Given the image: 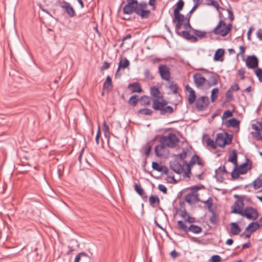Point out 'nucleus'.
Here are the masks:
<instances>
[{
	"instance_id": "58836bf2",
	"label": "nucleus",
	"mask_w": 262,
	"mask_h": 262,
	"mask_svg": "<svg viewBox=\"0 0 262 262\" xmlns=\"http://www.w3.org/2000/svg\"><path fill=\"white\" fill-rule=\"evenodd\" d=\"M202 202L207 205V209L209 212H213V209L212 208L213 200L211 197H209L206 201H202Z\"/></svg>"
},
{
	"instance_id": "4be33fe9",
	"label": "nucleus",
	"mask_w": 262,
	"mask_h": 262,
	"mask_svg": "<svg viewBox=\"0 0 262 262\" xmlns=\"http://www.w3.org/2000/svg\"><path fill=\"white\" fill-rule=\"evenodd\" d=\"M150 93L151 96H152L154 99H158L159 100L160 98H162V96L161 95V93L158 88L156 86H153L150 88Z\"/></svg>"
},
{
	"instance_id": "ea45409f",
	"label": "nucleus",
	"mask_w": 262,
	"mask_h": 262,
	"mask_svg": "<svg viewBox=\"0 0 262 262\" xmlns=\"http://www.w3.org/2000/svg\"><path fill=\"white\" fill-rule=\"evenodd\" d=\"M149 202L150 205L152 206L155 207V204L156 203H160V200L159 198L157 196H154L151 195L149 198Z\"/></svg>"
},
{
	"instance_id": "13d9d810",
	"label": "nucleus",
	"mask_w": 262,
	"mask_h": 262,
	"mask_svg": "<svg viewBox=\"0 0 262 262\" xmlns=\"http://www.w3.org/2000/svg\"><path fill=\"white\" fill-rule=\"evenodd\" d=\"M222 258L219 255H213L211 256L210 261L211 262H221Z\"/></svg>"
},
{
	"instance_id": "b1692460",
	"label": "nucleus",
	"mask_w": 262,
	"mask_h": 262,
	"mask_svg": "<svg viewBox=\"0 0 262 262\" xmlns=\"http://www.w3.org/2000/svg\"><path fill=\"white\" fill-rule=\"evenodd\" d=\"M128 88L132 93H140L142 91L141 86L139 82H134L128 85Z\"/></svg>"
},
{
	"instance_id": "bb28decb",
	"label": "nucleus",
	"mask_w": 262,
	"mask_h": 262,
	"mask_svg": "<svg viewBox=\"0 0 262 262\" xmlns=\"http://www.w3.org/2000/svg\"><path fill=\"white\" fill-rule=\"evenodd\" d=\"M129 61L126 58H123L121 57L120 58V61L118 64V70L121 69H125L129 66Z\"/></svg>"
},
{
	"instance_id": "774afa93",
	"label": "nucleus",
	"mask_w": 262,
	"mask_h": 262,
	"mask_svg": "<svg viewBox=\"0 0 262 262\" xmlns=\"http://www.w3.org/2000/svg\"><path fill=\"white\" fill-rule=\"evenodd\" d=\"M110 64L107 61H104L101 67V70L103 71L108 69L110 68Z\"/></svg>"
},
{
	"instance_id": "20e7f679",
	"label": "nucleus",
	"mask_w": 262,
	"mask_h": 262,
	"mask_svg": "<svg viewBox=\"0 0 262 262\" xmlns=\"http://www.w3.org/2000/svg\"><path fill=\"white\" fill-rule=\"evenodd\" d=\"M232 28V25L229 24L227 26L226 23L222 20H221L218 25L213 29V32L215 35H220L222 36H226L230 31Z\"/></svg>"
},
{
	"instance_id": "6ab92c4d",
	"label": "nucleus",
	"mask_w": 262,
	"mask_h": 262,
	"mask_svg": "<svg viewBox=\"0 0 262 262\" xmlns=\"http://www.w3.org/2000/svg\"><path fill=\"white\" fill-rule=\"evenodd\" d=\"M185 201L189 204L191 205L199 201V199L197 195L194 194L193 192L188 193L184 199Z\"/></svg>"
},
{
	"instance_id": "f03ea898",
	"label": "nucleus",
	"mask_w": 262,
	"mask_h": 262,
	"mask_svg": "<svg viewBox=\"0 0 262 262\" xmlns=\"http://www.w3.org/2000/svg\"><path fill=\"white\" fill-rule=\"evenodd\" d=\"M167 102L165 100L159 101L158 99H153L152 107L155 111H160L161 115L171 114L173 112V107L171 106H166Z\"/></svg>"
},
{
	"instance_id": "f704fd0d",
	"label": "nucleus",
	"mask_w": 262,
	"mask_h": 262,
	"mask_svg": "<svg viewBox=\"0 0 262 262\" xmlns=\"http://www.w3.org/2000/svg\"><path fill=\"white\" fill-rule=\"evenodd\" d=\"M174 14V18L173 19V22L174 21H179V22H183L184 20H185V17L183 14L179 13H173Z\"/></svg>"
},
{
	"instance_id": "f257e3e1",
	"label": "nucleus",
	"mask_w": 262,
	"mask_h": 262,
	"mask_svg": "<svg viewBox=\"0 0 262 262\" xmlns=\"http://www.w3.org/2000/svg\"><path fill=\"white\" fill-rule=\"evenodd\" d=\"M122 11L124 14L131 15L135 13L142 19H147L151 15V11L147 10V3L142 1L138 2V0H126V3L123 1L121 6H123Z\"/></svg>"
},
{
	"instance_id": "1a4fd4ad",
	"label": "nucleus",
	"mask_w": 262,
	"mask_h": 262,
	"mask_svg": "<svg viewBox=\"0 0 262 262\" xmlns=\"http://www.w3.org/2000/svg\"><path fill=\"white\" fill-rule=\"evenodd\" d=\"M59 6L65 11L70 17H73L76 15L74 8L69 3L63 1L59 3Z\"/></svg>"
},
{
	"instance_id": "603ef678",
	"label": "nucleus",
	"mask_w": 262,
	"mask_h": 262,
	"mask_svg": "<svg viewBox=\"0 0 262 262\" xmlns=\"http://www.w3.org/2000/svg\"><path fill=\"white\" fill-rule=\"evenodd\" d=\"M186 22L183 24V27L185 29L187 30L190 29L192 30L193 29L190 24V16L188 17H185Z\"/></svg>"
},
{
	"instance_id": "39448f33",
	"label": "nucleus",
	"mask_w": 262,
	"mask_h": 262,
	"mask_svg": "<svg viewBox=\"0 0 262 262\" xmlns=\"http://www.w3.org/2000/svg\"><path fill=\"white\" fill-rule=\"evenodd\" d=\"M161 141L164 142L167 147L174 148L179 142L180 139L177 136L172 133L168 134V136H162L160 138Z\"/></svg>"
},
{
	"instance_id": "37998d69",
	"label": "nucleus",
	"mask_w": 262,
	"mask_h": 262,
	"mask_svg": "<svg viewBox=\"0 0 262 262\" xmlns=\"http://www.w3.org/2000/svg\"><path fill=\"white\" fill-rule=\"evenodd\" d=\"M138 113L147 116H150L152 114L153 111L149 108H141L138 111Z\"/></svg>"
},
{
	"instance_id": "c85d7f7f",
	"label": "nucleus",
	"mask_w": 262,
	"mask_h": 262,
	"mask_svg": "<svg viewBox=\"0 0 262 262\" xmlns=\"http://www.w3.org/2000/svg\"><path fill=\"white\" fill-rule=\"evenodd\" d=\"M228 161L234 164L235 166H237V155L235 149L232 150L231 154L229 156Z\"/></svg>"
},
{
	"instance_id": "bf43d9fd",
	"label": "nucleus",
	"mask_w": 262,
	"mask_h": 262,
	"mask_svg": "<svg viewBox=\"0 0 262 262\" xmlns=\"http://www.w3.org/2000/svg\"><path fill=\"white\" fill-rule=\"evenodd\" d=\"M183 25V22L177 21L175 29L176 33L179 35H181V33L179 32V30L181 28Z\"/></svg>"
},
{
	"instance_id": "a18cd8bd",
	"label": "nucleus",
	"mask_w": 262,
	"mask_h": 262,
	"mask_svg": "<svg viewBox=\"0 0 262 262\" xmlns=\"http://www.w3.org/2000/svg\"><path fill=\"white\" fill-rule=\"evenodd\" d=\"M169 89L173 92V94L178 93V86L174 81H171L169 84Z\"/></svg>"
},
{
	"instance_id": "79ce46f5",
	"label": "nucleus",
	"mask_w": 262,
	"mask_h": 262,
	"mask_svg": "<svg viewBox=\"0 0 262 262\" xmlns=\"http://www.w3.org/2000/svg\"><path fill=\"white\" fill-rule=\"evenodd\" d=\"M233 99V95L232 92L230 90H228L225 93V102L227 103L232 101Z\"/></svg>"
},
{
	"instance_id": "412c9836",
	"label": "nucleus",
	"mask_w": 262,
	"mask_h": 262,
	"mask_svg": "<svg viewBox=\"0 0 262 262\" xmlns=\"http://www.w3.org/2000/svg\"><path fill=\"white\" fill-rule=\"evenodd\" d=\"M240 122L235 118H232L225 122L224 124L227 127H238Z\"/></svg>"
},
{
	"instance_id": "6e6d98bb",
	"label": "nucleus",
	"mask_w": 262,
	"mask_h": 262,
	"mask_svg": "<svg viewBox=\"0 0 262 262\" xmlns=\"http://www.w3.org/2000/svg\"><path fill=\"white\" fill-rule=\"evenodd\" d=\"M255 74L257 77L258 78L259 81L262 82V69L257 68L255 71Z\"/></svg>"
},
{
	"instance_id": "9b49d317",
	"label": "nucleus",
	"mask_w": 262,
	"mask_h": 262,
	"mask_svg": "<svg viewBox=\"0 0 262 262\" xmlns=\"http://www.w3.org/2000/svg\"><path fill=\"white\" fill-rule=\"evenodd\" d=\"M231 212L241 215V212L244 210V203L242 199H238L231 207Z\"/></svg>"
},
{
	"instance_id": "2f4dec72",
	"label": "nucleus",
	"mask_w": 262,
	"mask_h": 262,
	"mask_svg": "<svg viewBox=\"0 0 262 262\" xmlns=\"http://www.w3.org/2000/svg\"><path fill=\"white\" fill-rule=\"evenodd\" d=\"M140 102L142 105H149L151 103V98L147 96L144 95L141 97Z\"/></svg>"
},
{
	"instance_id": "e2e57ef3",
	"label": "nucleus",
	"mask_w": 262,
	"mask_h": 262,
	"mask_svg": "<svg viewBox=\"0 0 262 262\" xmlns=\"http://www.w3.org/2000/svg\"><path fill=\"white\" fill-rule=\"evenodd\" d=\"M239 90V87L238 84L235 83L234 84L232 85L228 90H230L231 92H233L234 91H237Z\"/></svg>"
},
{
	"instance_id": "2eb2a0df",
	"label": "nucleus",
	"mask_w": 262,
	"mask_h": 262,
	"mask_svg": "<svg viewBox=\"0 0 262 262\" xmlns=\"http://www.w3.org/2000/svg\"><path fill=\"white\" fill-rule=\"evenodd\" d=\"M252 168V162L250 160L247 159L246 162L241 164L237 168L241 174H246L247 171Z\"/></svg>"
},
{
	"instance_id": "052dcab7",
	"label": "nucleus",
	"mask_w": 262,
	"mask_h": 262,
	"mask_svg": "<svg viewBox=\"0 0 262 262\" xmlns=\"http://www.w3.org/2000/svg\"><path fill=\"white\" fill-rule=\"evenodd\" d=\"M145 150L144 154L146 155V157H148L151 151L152 146L150 145L149 144H147L145 146Z\"/></svg>"
},
{
	"instance_id": "7c9ffc66",
	"label": "nucleus",
	"mask_w": 262,
	"mask_h": 262,
	"mask_svg": "<svg viewBox=\"0 0 262 262\" xmlns=\"http://www.w3.org/2000/svg\"><path fill=\"white\" fill-rule=\"evenodd\" d=\"M219 76L217 74L209 77L208 84L209 86L216 85L218 83Z\"/></svg>"
},
{
	"instance_id": "9d476101",
	"label": "nucleus",
	"mask_w": 262,
	"mask_h": 262,
	"mask_svg": "<svg viewBox=\"0 0 262 262\" xmlns=\"http://www.w3.org/2000/svg\"><path fill=\"white\" fill-rule=\"evenodd\" d=\"M158 69L161 78L165 80L168 81L170 77L169 67L165 64H161L159 66Z\"/></svg>"
},
{
	"instance_id": "a211bd4d",
	"label": "nucleus",
	"mask_w": 262,
	"mask_h": 262,
	"mask_svg": "<svg viewBox=\"0 0 262 262\" xmlns=\"http://www.w3.org/2000/svg\"><path fill=\"white\" fill-rule=\"evenodd\" d=\"M195 163L201 166H203L204 164L200 158L196 155H194L192 157L189 163H187L186 161H184L183 162V165H188L189 167H192Z\"/></svg>"
},
{
	"instance_id": "6e6552de",
	"label": "nucleus",
	"mask_w": 262,
	"mask_h": 262,
	"mask_svg": "<svg viewBox=\"0 0 262 262\" xmlns=\"http://www.w3.org/2000/svg\"><path fill=\"white\" fill-rule=\"evenodd\" d=\"M260 224L257 222H251L246 228L243 234L245 235L246 238H249L250 237L251 234L260 228Z\"/></svg>"
},
{
	"instance_id": "680f3d73",
	"label": "nucleus",
	"mask_w": 262,
	"mask_h": 262,
	"mask_svg": "<svg viewBox=\"0 0 262 262\" xmlns=\"http://www.w3.org/2000/svg\"><path fill=\"white\" fill-rule=\"evenodd\" d=\"M245 71L244 68H241L238 70L237 74L242 80H244L245 78Z\"/></svg>"
},
{
	"instance_id": "e433bc0d",
	"label": "nucleus",
	"mask_w": 262,
	"mask_h": 262,
	"mask_svg": "<svg viewBox=\"0 0 262 262\" xmlns=\"http://www.w3.org/2000/svg\"><path fill=\"white\" fill-rule=\"evenodd\" d=\"M210 212L212 213V215L209 218V221L212 224L215 225L217 223V220H219V215L214 212L213 210V212Z\"/></svg>"
},
{
	"instance_id": "5701e85b",
	"label": "nucleus",
	"mask_w": 262,
	"mask_h": 262,
	"mask_svg": "<svg viewBox=\"0 0 262 262\" xmlns=\"http://www.w3.org/2000/svg\"><path fill=\"white\" fill-rule=\"evenodd\" d=\"M134 188L136 192L140 195L144 200H146L147 199V196L145 192L144 189L141 187L140 184H138L137 183H135L134 184Z\"/></svg>"
},
{
	"instance_id": "5fc2aeb1",
	"label": "nucleus",
	"mask_w": 262,
	"mask_h": 262,
	"mask_svg": "<svg viewBox=\"0 0 262 262\" xmlns=\"http://www.w3.org/2000/svg\"><path fill=\"white\" fill-rule=\"evenodd\" d=\"M232 116H233L232 112L228 110L224 112L223 115L222 117V118L223 120H224L226 118L231 117Z\"/></svg>"
},
{
	"instance_id": "de8ad7c7",
	"label": "nucleus",
	"mask_w": 262,
	"mask_h": 262,
	"mask_svg": "<svg viewBox=\"0 0 262 262\" xmlns=\"http://www.w3.org/2000/svg\"><path fill=\"white\" fill-rule=\"evenodd\" d=\"M253 186L255 189H257L262 186V180L257 178L253 183Z\"/></svg>"
},
{
	"instance_id": "864d4df0",
	"label": "nucleus",
	"mask_w": 262,
	"mask_h": 262,
	"mask_svg": "<svg viewBox=\"0 0 262 262\" xmlns=\"http://www.w3.org/2000/svg\"><path fill=\"white\" fill-rule=\"evenodd\" d=\"M188 151V150L187 149H183V152L181 154H179L177 155V157H179L180 159L182 161H184V160L187 157V154Z\"/></svg>"
},
{
	"instance_id": "dca6fc26",
	"label": "nucleus",
	"mask_w": 262,
	"mask_h": 262,
	"mask_svg": "<svg viewBox=\"0 0 262 262\" xmlns=\"http://www.w3.org/2000/svg\"><path fill=\"white\" fill-rule=\"evenodd\" d=\"M160 145H157L155 148V152L156 155L158 157H161L164 155L165 147H167L164 142L161 141V139H159Z\"/></svg>"
},
{
	"instance_id": "3c124183",
	"label": "nucleus",
	"mask_w": 262,
	"mask_h": 262,
	"mask_svg": "<svg viewBox=\"0 0 262 262\" xmlns=\"http://www.w3.org/2000/svg\"><path fill=\"white\" fill-rule=\"evenodd\" d=\"M225 136H226V137H225V141L224 142V143H223V144H225V146L226 145H229V144H231V141H232V136L231 135H229L228 133H226Z\"/></svg>"
},
{
	"instance_id": "4d7b16f0",
	"label": "nucleus",
	"mask_w": 262,
	"mask_h": 262,
	"mask_svg": "<svg viewBox=\"0 0 262 262\" xmlns=\"http://www.w3.org/2000/svg\"><path fill=\"white\" fill-rule=\"evenodd\" d=\"M144 75L145 77L148 80H152L154 78L149 70L147 69H145L144 71Z\"/></svg>"
},
{
	"instance_id": "a878e982",
	"label": "nucleus",
	"mask_w": 262,
	"mask_h": 262,
	"mask_svg": "<svg viewBox=\"0 0 262 262\" xmlns=\"http://www.w3.org/2000/svg\"><path fill=\"white\" fill-rule=\"evenodd\" d=\"M182 35L184 38L188 40H190L193 42H196L198 41V39L196 36L190 34V33L186 30H184L182 32Z\"/></svg>"
},
{
	"instance_id": "338daca9",
	"label": "nucleus",
	"mask_w": 262,
	"mask_h": 262,
	"mask_svg": "<svg viewBox=\"0 0 262 262\" xmlns=\"http://www.w3.org/2000/svg\"><path fill=\"white\" fill-rule=\"evenodd\" d=\"M210 4L211 5V6L215 8V9H216L217 11H219L220 7V6H219L218 3L216 1H215L214 0V1H211Z\"/></svg>"
},
{
	"instance_id": "49530a36",
	"label": "nucleus",
	"mask_w": 262,
	"mask_h": 262,
	"mask_svg": "<svg viewBox=\"0 0 262 262\" xmlns=\"http://www.w3.org/2000/svg\"><path fill=\"white\" fill-rule=\"evenodd\" d=\"M240 174H241V173H239V171L236 168V166H235L234 168L231 172L232 178L233 180L237 179L239 178Z\"/></svg>"
},
{
	"instance_id": "0e129e2a",
	"label": "nucleus",
	"mask_w": 262,
	"mask_h": 262,
	"mask_svg": "<svg viewBox=\"0 0 262 262\" xmlns=\"http://www.w3.org/2000/svg\"><path fill=\"white\" fill-rule=\"evenodd\" d=\"M158 189L160 191H162L163 193L166 194L167 192V188L162 184H159L158 186Z\"/></svg>"
},
{
	"instance_id": "423d86ee",
	"label": "nucleus",
	"mask_w": 262,
	"mask_h": 262,
	"mask_svg": "<svg viewBox=\"0 0 262 262\" xmlns=\"http://www.w3.org/2000/svg\"><path fill=\"white\" fill-rule=\"evenodd\" d=\"M241 215L249 220L255 221L258 217L259 214L256 209L252 207H247L243 212H241Z\"/></svg>"
},
{
	"instance_id": "09e8293b",
	"label": "nucleus",
	"mask_w": 262,
	"mask_h": 262,
	"mask_svg": "<svg viewBox=\"0 0 262 262\" xmlns=\"http://www.w3.org/2000/svg\"><path fill=\"white\" fill-rule=\"evenodd\" d=\"M206 143L208 146L211 147L213 149H216L217 147L215 140L213 141V140L211 139L210 138H208L206 140Z\"/></svg>"
},
{
	"instance_id": "7ed1b4c3",
	"label": "nucleus",
	"mask_w": 262,
	"mask_h": 262,
	"mask_svg": "<svg viewBox=\"0 0 262 262\" xmlns=\"http://www.w3.org/2000/svg\"><path fill=\"white\" fill-rule=\"evenodd\" d=\"M177 225L178 229L180 230L183 231L186 234H188L189 232L194 234H199L202 231L201 227L194 224H191L189 226L187 227L183 221H178Z\"/></svg>"
},
{
	"instance_id": "cd10ccee",
	"label": "nucleus",
	"mask_w": 262,
	"mask_h": 262,
	"mask_svg": "<svg viewBox=\"0 0 262 262\" xmlns=\"http://www.w3.org/2000/svg\"><path fill=\"white\" fill-rule=\"evenodd\" d=\"M103 89L107 92L111 91L113 89L112 79L110 76H107L105 82L103 83Z\"/></svg>"
},
{
	"instance_id": "ddd939ff",
	"label": "nucleus",
	"mask_w": 262,
	"mask_h": 262,
	"mask_svg": "<svg viewBox=\"0 0 262 262\" xmlns=\"http://www.w3.org/2000/svg\"><path fill=\"white\" fill-rule=\"evenodd\" d=\"M170 168L176 173L180 174L183 171V165L177 160L170 161L169 163Z\"/></svg>"
},
{
	"instance_id": "c03bdc74",
	"label": "nucleus",
	"mask_w": 262,
	"mask_h": 262,
	"mask_svg": "<svg viewBox=\"0 0 262 262\" xmlns=\"http://www.w3.org/2000/svg\"><path fill=\"white\" fill-rule=\"evenodd\" d=\"M196 99V95L194 91H191L189 93L188 101L189 104L193 103Z\"/></svg>"
},
{
	"instance_id": "a19ab883",
	"label": "nucleus",
	"mask_w": 262,
	"mask_h": 262,
	"mask_svg": "<svg viewBox=\"0 0 262 262\" xmlns=\"http://www.w3.org/2000/svg\"><path fill=\"white\" fill-rule=\"evenodd\" d=\"M219 91V89L217 88H214L212 90L211 94V100L212 102L215 101V100L217 99Z\"/></svg>"
},
{
	"instance_id": "f3484780",
	"label": "nucleus",
	"mask_w": 262,
	"mask_h": 262,
	"mask_svg": "<svg viewBox=\"0 0 262 262\" xmlns=\"http://www.w3.org/2000/svg\"><path fill=\"white\" fill-rule=\"evenodd\" d=\"M91 256L85 252H80L76 255L74 262H91Z\"/></svg>"
},
{
	"instance_id": "8fccbe9b",
	"label": "nucleus",
	"mask_w": 262,
	"mask_h": 262,
	"mask_svg": "<svg viewBox=\"0 0 262 262\" xmlns=\"http://www.w3.org/2000/svg\"><path fill=\"white\" fill-rule=\"evenodd\" d=\"M223 173H228V172L226 170L225 166H224L223 167H220L217 169L215 170V175H221Z\"/></svg>"
},
{
	"instance_id": "aec40b11",
	"label": "nucleus",
	"mask_w": 262,
	"mask_h": 262,
	"mask_svg": "<svg viewBox=\"0 0 262 262\" xmlns=\"http://www.w3.org/2000/svg\"><path fill=\"white\" fill-rule=\"evenodd\" d=\"M152 168L159 172H163L165 174L167 175L168 169L165 166H160L157 162H153L152 163Z\"/></svg>"
},
{
	"instance_id": "393cba45",
	"label": "nucleus",
	"mask_w": 262,
	"mask_h": 262,
	"mask_svg": "<svg viewBox=\"0 0 262 262\" xmlns=\"http://www.w3.org/2000/svg\"><path fill=\"white\" fill-rule=\"evenodd\" d=\"M225 135L222 133H218L216 134L215 138V142L217 146L224 147L225 146L224 143Z\"/></svg>"
},
{
	"instance_id": "473e14b6",
	"label": "nucleus",
	"mask_w": 262,
	"mask_h": 262,
	"mask_svg": "<svg viewBox=\"0 0 262 262\" xmlns=\"http://www.w3.org/2000/svg\"><path fill=\"white\" fill-rule=\"evenodd\" d=\"M184 2L183 0H179L176 4L173 13H179L183 8Z\"/></svg>"
},
{
	"instance_id": "69168bd1",
	"label": "nucleus",
	"mask_w": 262,
	"mask_h": 262,
	"mask_svg": "<svg viewBox=\"0 0 262 262\" xmlns=\"http://www.w3.org/2000/svg\"><path fill=\"white\" fill-rule=\"evenodd\" d=\"M193 2L195 3L194 5L192 7V8L191 9L190 13H193L194 11L198 7V6L200 5V0H193Z\"/></svg>"
},
{
	"instance_id": "0eeeda50",
	"label": "nucleus",
	"mask_w": 262,
	"mask_h": 262,
	"mask_svg": "<svg viewBox=\"0 0 262 262\" xmlns=\"http://www.w3.org/2000/svg\"><path fill=\"white\" fill-rule=\"evenodd\" d=\"M209 104V100L207 96H201L196 100L195 108L199 111L202 112L205 111Z\"/></svg>"
},
{
	"instance_id": "c756f323",
	"label": "nucleus",
	"mask_w": 262,
	"mask_h": 262,
	"mask_svg": "<svg viewBox=\"0 0 262 262\" xmlns=\"http://www.w3.org/2000/svg\"><path fill=\"white\" fill-rule=\"evenodd\" d=\"M230 230L233 235H238L241 231L238 225L234 222H232L230 224Z\"/></svg>"
},
{
	"instance_id": "4468645a",
	"label": "nucleus",
	"mask_w": 262,
	"mask_h": 262,
	"mask_svg": "<svg viewBox=\"0 0 262 262\" xmlns=\"http://www.w3.org/2000/svg\"><path fill=\"white\" fill-rule=\"evenodd\" d=\"M194 82L197 88L202 87L207 81L206 79L200 73H196L193 75Z\"/></svg>"
},
{
	"instance_id": "4c0bfd02",
	"label": "nucleus",
	"mask_w": 262,
	"mask_h": 262,
	"mask_svg": "<svg viewBox=\"0 0 262 262\" xmlns=\"http://www.w3.org/2000/svg\"><path fill=\"white\" fill-rule=\"evenodd\" d=\"M224 54V50L222 49H219L216 50L214 56V60L215 61L219 60L223 56Z\"/></svg>"
},
{
	"instance_id": "c9c22d12",
	"label": "nucleus",
	"mask_w": 262,
	"mask_h": 262,
	"mask_svg": "<svg viewBox=\"0 0 262 262\" xmlns=\"http://www.w3.org/2000/svg\"><path fill=\"white\" fill-rule=\"evenodd\" d=\"M138 96L137 95L132 96L129 100L128 103L132 106H135L139 101Z\"/></svg>"
},
{
	"instance_id": "72a5a7b5",
	"label": "nucleus",
	"mask_w": 262,
	"mask_h": 262,
	"mask_svg": "<svg viewBox=\"0 0 262 262\" xmlns=\"http://www.w3.org/2000/svg\"><path fill=\"white\" fill-rule=\"evenodd\" d=\"M192 31L194 36L197 38L199 37L200 38H203L206 37V32L205 31H202L201 30H196V29H192Z\"/></svg>"
},
{
	"instance_id": "f8f14e48",
	"label": "nucleus",
	"mask_w": 262,
	"mask_h": 262,
	"mask_svg": "<svg viewBox=\"0 0 262 262\" xmlns=\"http://www.w3.org/2000/svg\"><path fill=\"white\" fill-rule=\"evenodd\" d=\"M246 65L249 69H255L258 66V59L255 55L248 56L246 60Z\"/></svg>"
}]
</instances>
